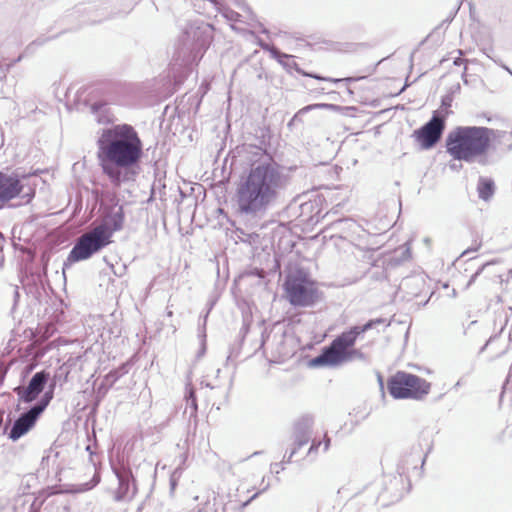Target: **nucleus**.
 I'll list each match as a JSON object with an SVG mask.
<instances>
[{
	"mask_svg": "<svg viewBox=\"0 0 512 512\" xmlns=\"http://www.w3.org/2000/svg\"><path fill=\"white\" fill-rule=\"evenodd\" d=\"M103 173L115 186L133 178L132 169L143 155V144L129 124H117L102 129L97 141Z\"/></svg>",
	"mask_w": 512,
	"mask_h": 512,
	"instance_id": "f257e3e1",
	"label": "nucleus"
},
{
	"mask_svg": "<svg viewBox=\"0 0 512 512\" xmlns=\"http://www.w3.org/2000/svg\"><path fill=\"white\" fill-rule=\"evenodd\" d=\"M286 185L287 177L277 164L252 165L236 188L237 212L250 217L264 215L277 202Z\"/></svg>",
	"mask_w": 512,
	"mask_h": 512,
	"instance_id": "f03ea898",
	"label": "nucleus"
},
{
	"mask_svg": "<svg viewBox=\"0 0 512 512\" xmlns=\"http://www.w3.org/2000/svg\"><path fill=\"white\" fill-rule=\"evenodd\" d=\"M503 133L482 126H458L448 133L446 150L454 160L471 163L488 152L492 138Z\"/></svg>",
	"mask_w": 512,
	"mask_h": 512,
	"instance_id": "7ed1b4c3",
	"label": "nucleus"
},
{
	"mask_svg": "<svg viewBox=\"0 0 512 512\" xmlns=\"http://www.w3.org/2000/svg\"><path fill=\"white\" fill-rule=\"evenodd\" d=\"M384 323V319L376 318L363 325H355L343 331L329 346L323 348L322 352L310 361L311 366H338L353 360L366 361V354L359 349H355L354 344L360 335Z\"/></svg>",
	"mask_w": 512,
	"mask_h": 512,
	"instance_id": "20e7f679",
	"label": "nucleus"
},
{
	"mask_svg": "<svg viewBox=\"0 0 512 512\" xmlns=\"http://www.w3.org/2000/svg\"><path fill=\"white\" fill-rule=\"evenodd\" d=\"M387 390L394 399L420 400L430 391V383L417 375L398 371L387 381Z\"/></svg>",
	"mask_w": 512,
	"mask_h": 512,
	"instance_id": "39448f33",
	"label": "nucleus"
},
{
	"mask_svg": "<svg viewBox=\"0 0 512 512\" xmlns=\"http://www.w3.org/2000/svg\"><path fill=\"white\" fill-rule=\"evenodd\" d=\"M286 298L294 307H310L317 299L314 282L301 271L289 274L284 282Z\"/></svg>",
	"mask_w": 512,
	"mask_h": 512,
	"instance_id": "423d86ee",
	"label": "nucleus"
},
{
	"mask_svg": "<svg viewBox=\"0 0 512 512\" xmlns=\"http://www.w3.org/2000/svg\"><path fill=\"white\" fill-rule=\"evenodd\" d=\"M109 243V231L104 226H96L77 239L68 255V261L74 263L87 260Z\"/></svg>",
	"mask_w": 512,
	"mask_h": 512,
	"instance_id": "0eeeda50",
	"label": "nucleus"
},
{
	"mask_svg": "<svg viewBox=\"0 0 512 512\" xmlns=\"http://www.w3.org/2000/svg\"><path fill=\"white\" fill-rule=\"evenodd\" d=\"M213 38V26L203 21H193L185 28L182 43L191 51L192 59L201 58Z\"/></svg>",
	"mask_w": 512,
	"mask_h": 512,
	"instance_id": "6e6552de",
	"label": "nucleus"
},
{
	"mask_svg": "<svg viewBox=\"0 0 512 512\" xmlns=\"http://www.w3.org/2000/svg\"><path fill=\"white\" fill-rule=\"evenodd\" d=\"M445 129V118L434 113L431 119L421 128L414 131V137L423 150L433 148L441 139Z\"/></svg>",
	"mask_w": 512,
	"mask_h": 512,
	"instance_id": "1a4fd4ad",
	"label": "nucleus"
},
{
	"mask_svg": "<svg viewBox=\"0 0 512 512\" xmlns=\"http://www.w3.org/2000/svg\"><path fill=\"white\" fill-rule=\"evenodd\" d=\"M112 470L118 480V489L115 494L116 501L132 499L137 491L135 479L130 468L121 465L112 467Z\"/></svg>",
	"mask_w": 512,
	"mask_h": 512,
	"instance_id": "9d476101",
	"label": "nucleus"
},
{
	"mask_svg": "<svg viewBox=\"0 0 512 512\" xmlns=\"http://www.w3.org/2000/svg\"><path fill=\"white\" fill-rule=\"evenodd\" d=\"M49 377L50 374L45 370L36 372L30 379L27 387L17 386L14 388V392L17 393L21 401L30 403L43 391Z\"/></svg>",
	"mask_w": 512,
	"mask_h": 512,
	"instance_id": "9b49d317",
	"label": "nucleus"
},
{
	"mask_svg": "<svg viewBox=\"0 0 512 512\" xmlns=\"http://www.w3.org/2000/svg\"><path fill=\"white\" fill-rule=\"evenodd\" d=\"M23 186L16 174L0 171V209L20 195Z\"/></svg>",
	"mask_w": 512,
	"mask_h": 512,
	"instance_id": "f8f14e48",
	"label": "nucleus"
},
{
	"mask_svg": "<svg viewBox=\"0 0 512 512\" xmlns=\"http://www.w3.org/2000/svg\"><path fill=\"white\" fill-rule=\"evenodd\" d=\"M39 416L32 408L22 413L14 421L9 432V438L13 441L20 439L34 427Z\"/></svg>",
	"mask_w": 512,
	"mask_h": 512,
	"instance_id": "ddd939ff",
	"label": "nucleus"
},
{
	"mask_svg": "<svg viewBox=\"0 0 512 512\" xmlns=\"http://www.w3.org/2000/svg\"><path fill=\"white\" fill-rule=\"evenodd\" d=\"M314 419L310 415L302 416L294 426V445L301 448L308 444L312 437Z\"/></svg>",
	"mask_w": 512,
	"mask_h": 512,
	"instance_id": "4468645a",
	"label": "nucleus"
},
{
	"mask_svg": "<svg viewBox=\"0 0 512 512\" xmlns=\"http://www.w3.org/2000/svg\"><path fill=\"white\" fill-rule=\"evenodd\" d=\"M124 223L123 208L119 207L117 210H112L105 217L99 226H104L108 231L110 238L115 231L122 229Z\"/></svg>",
	"mask_w": 512,
	"mask_h": 512,
	"instance_id": "2eb2a0df",
	"label": "nucleus"
},
{
	"mask_svg": "<svg viewBox=\"0 0 512 512\" xmlns=\"http://www.w3.org/2000/svg\"><path fill=\"white\" fill-rule=\"evenodd\" d=\"M40 505L33 495L27 494L17 499L14 510L15 512H39Z\"/></svg>",
	"mask_w": 512,
	"mask_h": 512,
	"instance_id": "dca6fc26",
	"label": "nucleus"
},
{
	"mask_svg": "<svg viewBox=\"0 0 512 512\" xmlns=\"http://www.w3.org/2000/svg\"><path fill=\"white\" fill-rule=\"evenodd\" d=\"M479 198L488 201L495 192V183L490 178L480 177L477 184Z\"/></svg>",
	"mask_w": 512,
	"mask_h": 512,
	"instance_id": "f3484780",
	"label": "nucleus"
},
{
	"mask_svg": "<svg viewBox=\"0 0 512 512\" xmlns=\"http://www.w3.org/2000/svg\"><path fill=\"white\" fill-rule=\"evenodd\" d=\"M400 481L401 480L398 477H392L389 479V487H386L390 494L389 499H387L389 502H396L402 498L403 493L398 489Z\"/></svg>",
	"mask_w": 512,
	"mask_h": 512,
	"instance_id": "a211bd4d",
	"label": "nucleus"
},
{
	"mask_svg": "<svg viewBox=\"0 0 512 512\" xmlns=\"http://www.w3.org/2000/svg\"><path fill=\"white\" fill-rule=\"evenodd\" d=\"M54 386H55V384L51 385L50 390L47 391L43 395V397L40 399V401H38L36 404H34L31 407L38 415H41L44 412V410L46 409V407L48 406V404L52 400V398H53V387Z\"/></svg>",
	"mask_w": 512,
	"mask_h": 512,
	"instance_id": "6ab92c4d",
	"label": "nucleus"
},
{
	"mask_svg": "<svg viewBox=\"0 0 512 512\" xmlns=\"http://www.w3.org/2000/svg\"><path fill=\"white\" fill-rule=\"evenodd\" d=\"M126 373L127 369L125 365L121 366L119 369L112 370L107 375H105L103 384L111 387Z\"/></svg>",
	"mask_w": 512,
	"mask_h": 512,
	"instance_id": "aec40b11",
	"label": "nucleus"
},
{
	"mask_svg": "<svg viewBox=\"0 0 512 512\" xmlns=\"http://www.w3.org/2000/svg\"><path fill=\"white\" fill-rule=\"evenodd\" d=\"M100 480V474L96 472L90 481L78 484L75 488V491L80 493L89 491L93 489L96 485H98Z\"/></svg>",
	"mask_w": 512,
	"mask_h": 512,
	"instance_id": "412c9836",
	"label": "nucleus"
},
{
	"mask_svg": "<svg viewBox=\"0 0 512 512\" xmlns=\"http://www.w3.org/2000/svg\"><path fill=\"white\" fill-rule=\"evenodd\" d=\"M185 398H186L187 406H189L191 409V414H195L197 412V401H196L195 391L190 386V384H187V386H186Z\"/></svg>",
	"mask_w": 512,
	"mask_h": 512,
	"instance_id": "4be33fe9",
	"label": "nucleus"
},
{
	"mask_svg": "<svg viewBox=\"0 0 512 512\" xmlns=\"http://www.w3.org/2000/svg\"><path fill=\"white\" fill-rule=\"evenodd\" d=\"M258 44L262 49L269 51L271 53L272 57L274 59L278 60V62H281V59H280L281 57L289 58V56L287 54H284V53L278 51L274 47H270L268 44H266L262 41H259Z\"/></svg>",
	"mask_w": 512,
	"mask_h": 512,
	"instance_id": "5701e85b",
	"label": "nucleus"
},
{
	"mask_svg": "<svg viewBox=\"0 0 512 512\" xmlns=\"http://www.w3.org/2000/svg\"><path fill=\"white\" fill-rule=\"evenodd\" d=\"M322 445V442L321 441H315L313 440L312 441V444L310 446V448L308 449V453L307 455H313V454H316L317 451H318V448Z\"/></svg>",
	"mask_w": 512,
	"mask_h": 512,
	"instance_id": "b1692460",
	"label": "nucleus"
},
{
	"mask_svg": "<svg viewBox=\"0 0 512 512\" xmlns=\"http://www.w3.org/2000/svg\"><path fill=\"white\" fill-rule=\"evenodd\" d=\"M299 448H297L296 446L291 450V452L289 453V455H284L283 457V460H282V463H289L292 459V457L296 454L297 450Z\"/></svg>",
	"mask_w": 512,
	"mask_h": 512,
	"instance_id": "393cba45",
	"label": "nucleus"
},
{
	"mask_svg": "<svg viewBox=\"0 0 512 512\" xmlns=\"http://www.w3.org/2000/svg\"><path fill=\"white\" fill-rule=\"evenodd\" d=\"M271 469L273 472H275L276 474H278L281 470H284V466H283V463H274L271 465Z\"/></svg>",
	"mask_w": 512,
	"mask_h": 512,
	"instance_id": "a878e982",
	"label": "nucleus"
},
{
	"mask_svg": "<svg viewBox=\"0 0 512 512\" xmlns=\"http://www.w3.org/2000/svg\"><path fill=\"white\" fill-rule=\"evenodd\" d=\"M482 269H483V267H482V268H480L477 272H475V273L471 276L470 280L468 281V283H467V285H466V288H469V287L472 285V283L475 281V279L477 278V276L481 273Z\"/></svg>",
	"mask_w": 512,
	"mask_h": 512,
	"instance_id": "bb28decb",
	"label": "nucleus"
},
{
	"mask_svg": "<svg viewBox=\"0 0 512 512\" xmlns=\"http://www.w3.org/2000/svg\"><path fill=\"white\" fill-rule=\"evenodd\" d=\"M326 106L325 104H314V105H308L306 107H304L303 109L300 110V113L301 112H305V111H310L314 108H318V107H324Z\"/></svg>",
	"mask_w": 512,
	"mask_h": 512,
	"instance_id": "cd10ccee",
	"label": "nucleus"
},
{
	"mask_svg": "<svg viewBox=\"0 0 512 512\" xmlns=\"http://www.w3.org/2000/svg\"><path fill=\"white\" fill-rule=\"evenodd\" d=\"M330 438L325 434L324 440H323V451L326 452L329 449L330 446Z\"/></svg>",
	"mask_w": 512,
	"mask_h": 512,
	"instance_id": "c85d7f7f",
	"label": "nucleus"
},
{
	"mask_svg": "<svg viewBox=\"0 0 512 512\" xmlns=\"http://www.w3.org/2000/svg\"><path fill=\"white\" fill-rule=\"evenodd\" d=\"M386 494H388V489L385 488L383 492L380 493L379 498L383 500V505H386V501L389 502L387 499L389 497H386Z\"/></svg>",
	"mask_w": 512,
	"mask_h": 512,
	"instance_id": "c756f323",
	"label": "nucleus"
},
{
	"mask_svg": "<svg viewBox=\"0 0 512 512\" xmlns=\"http://www.w3.org/2000/svg\"><path fill=\"white\" fill-rule=\"evenodd\" d=\"M44 43V40H35L33 41L28 47H27V50H31L34 46H41L43 45Z\"/></svg>",
	"mask_w": 512,
	"mask_h": 512,
	"instance_id": "7c9ffc66",
	"label": "nucleus"
},
{
	"mask_svg": "<svg viewBox=\"0 0 512 512\" xmlns=\"http://www.w3.org/2000/svg\"><path fill=\"white\" fill-rule=\"evenodd\" d=\"M102 107L103 105L101 103H95L92 105L91 109L93 113H97Z\"/></svg>",
	"mask_w": 512,
	"mask_h": 512,
	"instance_id": "2f4dec72",
	"label": "nucleus"
},
{
	"mask_svg": "<svg viewBox=\"0 0 512 512\" xmlns=\"http://www.w3.org/2000/svg\"><path fill=\"white\" fill-rule=\"evenodd\" d=\"M6 76V70L4 69V67L0 64V81L5 78Z\"/></svg>",
	"mask_w": 512,
	"mask_h": 512,
	"instance_id": "473e14b6",
	"label": "nucleus"
},
{
	"mask_svg": "<svg viewBox=\"0 0 512 512\" xmlns=\"http://www.w3.org/2000/svg\"><path fill=\"white\" fill-rule=\"evenodd\" d=\"M463 63H464V59H462V58H460V57H458V58H456V59L454 60V65H456V66H460V65H462Z\"/></svg>",
	"mask_w": 512,
	"mask_h": 512,
	"instance_id": "72a5a7b5",
	"label": "nucleus"
},
{
	"mask_svg": "<svg viewBox=\"0 0 512 512\" xmlns=\"http://www.w3.org/2000/svg\"><path fill=\"white\" fill-rule=\"evenodd\" d=\"M5 377V373L0 370V384L3 383Z\"/></svg>",
	"mask_w": 512,
	"mask_h": 512,
	"instance_id": "f704fd0d",
	"label": "nucleus"
},
{
	"mask_svg": "<svg viewBox=\"0 0 512 512\" xmlns=\"http://www.w3.org/2000/svg\"><path fill=\"white\" fill-rule=\"evenodd\" d=\"M398 469H399V470H401L400 474H404V473H406V471L408 470V469H406L404 466H399V468H398Z\"/></svg>",
	"mask_w": 512,
	"mask_h": 512,
	"instance_id": "c9c22d12",
	"label": "nucleus"
},
{
	"mask_svg": "<svg viewBox=\"0 0 512 512\" xmlns=\"http://www.w3.org/2000/svg\"><path fill=\"white\" fill-rule=\"evenodd\" d=\"M288 56H289V58H288V59H290V58H291V56H290V55H288ZM280 59H281V62H280V63H281V64H284V62H285V59H286V58H285V57H281Z\"/></svg>",
	"mask_w": 512,
	"mask_h": 512,
	"instance_id": "e433bc0d",
	"label": "nucleus"
},
{
	"mask_svg": "<svg viewBox=\"0 0 512 512\" xmlns=\"http://www.w3.org/2000/svg\"><path fill=\"white\" fill-rule=\"evenodd\" d=\"M268 487H269V483H267V484L263 487L262 491H266V490L268 489Z\"/></svg>",
	"mask_w": 512,
	"mask_h": 512,
	"instance_id": "4c0bfd02",
	"label": "nucleus"
},
{
	"mask_svg": "<svg viewBox=\"0 0 512 512\" xmlns=\"http://www.w3.org/2000/svg\"><path fill=\"white\" fill-rule=\"evenodd\" d=\"M378 379H379L380 385L382 386L383 382H382V377L380 375L378 376Z\"/></svg>",
	"mask_w": 512,
	"mask_h": 512,
	"instance_id": "58836bf2",
	"label": "nucleus"
},
{
	"mask_svg": "<svg viewBox=\"0 0 512 512\" xmlns=\"http://www.w3.org/2000/svg\"><path fill=\"white\" fill-rule=\"evenodd\" d=\"M404 253L407 254V256H409L410 255V250L407 248Z\"/></svg>",
	"mask_w": 512,
	"mask_h": 512,
	"instance_id": "ea45409f",
	"label": "nucleus"
},
{
	"mask_svg": "<svg viewBox=\"0 0 512 512\" xmlns=\"http://www.w3.org/2000/svg\"><path fill=\"white\" fill-rule=\"evenodd\" d=\"M205 351V345H204V342L202 343V350H201V353H204Z\"/></svg>",
	"mask_w": 512,
	"mask_h": 512,
	"instance_id": "a19ab883",
	"label": "nucleus"
},
{
	"mask_svg": "<svg viewBox=\"0 0 512 512\" xmlns=\"http://www.w3.org/2000/svg\"><path fill=\"white\" fill-rule=\"evenodd\" d=\"M172 314H173V312H172V311H168V312H167V315H168L169 317H171V316H172Z\"/></svg>",
	"mask_w": 512,
	"mask_h": 512,
	"instance_id": "79ce46f5",
	"label": "nucleus"
},
{
	"mask_svg": "<svg viewBox=\"0 0 512 512\" xmlns=\"http://www.w3.org/2000/svg\"><path fill=\"white\" fill-rule=\"evenodd\" d=\"M311 77H314L315 79H321L319 76L316 75H310Z\"/></svg>",
	"mask_w": 512,
	"mask_h": 512,
	"instance_id": "37998d69",
	"label": "nucleus"
},
{
	"mask_svg": "<svg viewBox=\"0 0 512 512\" xmlns=\"http://www.w3.org/2000/svg\"><path fill=\"white\" fill-rule=\"evenodd\" d=\"M205 385H206V387L213 389V386H211L209 383H206Z\"/></svg>",
	"mask_w": 512,
	"mask_h": 512,
	"instance_id": "c03bdc74",
	"label": "nucleus"
},
{
	"mask_svg": "<svg viewBox=\"0 0 512 512\" xmlns=\"http://www.w3.org/2000/svg\"><path fill=\"white\" fill-rule=\"evenodd\" d=\"M345 80H346V81H348V82H350V81H352V80H354V79H353V78H346Z\"/></svg>",
	"mask_w": 512,
	"mask_h": 512,
	"instance_id": "a18cd8bd",
	"label": "nucleus"
},
{
	"mask_svg": "<svg viewBox=\"0 0 512 512\" xmlns=\"http://www.w3.org/2000/svg\"><path fill=\"white\" fill-rule=\"evenodd\" d=\"M90 449H91V447L88 445V446L86 447V450L90 452Z\"/></svg>",
	"mask_w": 512,
	"mask_h": 512,
	"instance_id": "49530a36",
	"label": "nucleus"
},
{
	"mask_svg": "<svg viewBox=\"0 0 512 512\" xmlns=\"http://www.w3.org/2000/svg\"><path fill=\"white\" fill-rule=\"evenodd\" d=\"M257 495H258V493L254 494V495L252 496V498H251V499L256 498V497H257Z\"/></svg>",
	"mask_w": 512,
	"mask_h": 512,
	"instance_id": "de8ad7c7",
	"label": "nucleus"
},
{
	"mask_svg": "<svg viewBox=\"0 0 512 512\" xmlns=\"http://www.w3.org/2000/svg\"><path fill=\"white\" fill-rule=\"evenodd\" d=\"M424 462H425V459H422L421 466H423Z\"/></svg>",
	"mask_w": 512,
	"mask_h": 512,
	"instance_id": "09e8293b",
	"label": "nucleus"
}]
</instances>
